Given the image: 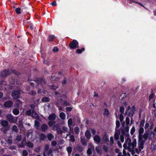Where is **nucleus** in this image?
Masks as SVG:
<instances>
[{
    "label": "nucleus",
    "mask_w": 156,
    "mask_h": 156,
    "mask_svg": "<svg viewBox=\"0 0 156 156\" xmlns=\"http://www.w3.org/2000/svg\"><path fill=\"white\" fill-rule=\"evenodd\" d=\"M136 139H134L132 141L129 137H127L126 139L123 147L125 149H127L129 151L131 152L132 155H133L136 152Z\"/></svg>",
    "instance_id": "nucleus-1"
},
{
    "label": "nucleus",
    "mask_w": 156,
    "mask_h": 156,
    "mask_svg": "<svg viewBox=\"0 0 156 156\" xmlns=\"http://www.w3.org/2000/svg\"><path fill=\"white\" fill-rule=\"evenodd\" d=\"M148 137V133H145L144 134L143 138H138V149L136 148L135 151L137 154H139L144 148V145L145 142Z\"/></svg>",
    "instance_id": "nucleus-2"
},
{
    "label": "nucleus",
    "mask_w": 156,
    "mask_h": 156,
    "mask_svg": "<svg viewBox=\"0 0 156 156\" xmlns=\"http://www.w3.org/2000/svg\"><path fill=\"white\" fill-rule=\"evenodd\" d=\"M12 73L16 75L19 74V73L15 70H12V69H5L1 73L0 76L2 77H4L7 76Z\"/></svg>",
    "instance_id": "nucleus-3"
},
{
    "label": "nucleus",
    "mask_w": 156,
    "mask_h": 156,
    "mask_svg": "<svg viewBox=\"0 0 156 156\" xmlns=\"http://www.w3.org/2000/svg\"><path fill=\"white\" fill-rule=\"evenodd\" d=\"M11 9H16L15 10H23L25 9H31L33 8V7L30 5L29 4L28 7L25 6H21V7H17V5L14 3L12 4L11 6Z\"/></svg>",
    "instance_id": "nucleus-4"
},
{
    "label": "nucleus",
    "mask_w": 156,
    "mask_h": 156,
    "mask_svg": "<svg viewBox=\"0 0 156 156\" xmlns=\"http://www.w3.org/2000/svg\"><path fill=\"white\" fill-rule=\"evenodd\" d=\"M69 47L71 49H75L79 47V43L76 40H73L69 43Z\"/></svg>",
    "instance_id": "nucleus-5"
},
{
    "label": "nucleus",
    "mask_w": 156,
    "mask_h": 156,
    "mask_svg": "<svg viewBox=\"0 0 156 156\" xmlns=\"http://www.w3.org/2000/svg\"><path fill=\"white\" fill-rule=\"evenodd\" d=\"M7 119L11 123H14L16 122L17 120V118L14 117L12 115L8 114L6 115Z\"/></svg>",
    "instance_id": "nucleus-6"
},
{
    "label": "nucleus",
    "mask_w": 156,
    "mask_h": 156,
    "mask_svg": "<svg viewBox=\"0 0 156 156\" xmlns=\"http://www.w3.org/2000/svg\"><path fill=\"white\" fill-rule=\"evenodd\" d=\"M20 91L19 90H15L12 91V96L14 99H17L20 98Z\"/></svg>",
    "instance_id": "nucleus-7"
},
{
    "label": "nucleus",
    "mask_w": 156,
    "mask_h": 156,
    "mask_svg": "<svg viewBox=\"0 0 156 156\" xmlns=\"http://www.w3.org/2000/svg\"><path fill=\"white\" fill-rule=\"evenodd\" d=\"M1 124L3 127L6 128V131H7L9 129L8 127L9 123L7 121L5 120H2L1 121Z\"/></svg>",
    "instance_id": "nucleus-8"
},
{
    "label": "nucleus",
    "mask_w": 156,
    "mask_h": 156,
    "mask_svg": "<svg viewBox=\"0 0 156 156\" xmlns=\"http://www.w3.org/2000/svg\"><path fill=\"white\" fill-rule=\"evenodd\" d=\"M144 129L143 127H140L139 129L138 138H143L144 135H142L144 132Z\"/></svg>",
    "instance_id": "nucleus-9"
},
{
    "label": "nucleus",
    "mask_w": 156,
    "mask_h": 156,
    "mask_svg": "<svg viewBox=\"0 0 156 156\" xmlns=\"http://www.w3.org/2000/svg\"><path fill=\"white\" fill-rule=\"evenodd\" d=\"M13 105V103L12 101H9L5 102L4 104V106L6 108H9L11 107Z\"/></svg>",
    "instance_id": "nucleus-10"
},
{
    "label": "nucleus",
    "mask_w": 156,
    "mask_h": 156,
    "mask_svg": "<svg viewBox=\"0 0 156 156\" xmlns=\"http://www.w3.org/2000/svg\"><path fill=\"white\" fill-rule=\"evenodd\" d=\"M56 117V115L55 114L51 113L49 115L48 119L50 120L53 121L55 119Z\"/></svg>",
    "instance_id": "nucleus-11"
},
{
    "label": "nucleus",
    "mask_w": 156,
    "mask_h": 156,
    "mask_svg": "<svg viewBox=\"0 0 156 156\" xmlns=\"http://www.w3.org/2000/svg\"><path fill=\"white\" fill-rule=\"evenodd\" d=\"M129 130V127L127 126L126 128V130L125 131H122V133L123 135H126L127 138V137H129V135L128 133V132Z\"/></svg>",
    "instance_id": "nucleus-12"
},
{
    "label": "nucleus",
    "mask_w": 156,
    "mask_h": 156,
    "mask_svg": "<svg viewBox=\"0 0 156 156\" xmlns=\"http://www.w3.org/2000/svg\"><path fill=\"white\" fill-rule=\"evenodd\" d=\"M22 106V102L19 100L16 101V103L15 104L14 106L16 107L20 108V107Z\"/></svg>",
    "instance_id": "nucleus-13"
},
{
    "label": "nucleus",
    "mask_w": 156,
    "mask_h": 156,
    "mask_svg": "<svg viewBox=\"0 0 156 156\" xmlns=\"http://www.w3.org/2000/svg\"><path fill=\"white\" fill-rule=\"evenodd\" d=\"M93 138L94 141L96 143H100L101 141L100 137L98 135H95L94 136Z\"/></svg>",
    "instance_id": "nucleus-14"
},
{
    "label": "nucleus",
    "mask_w": 156,
    "mask_h": 156,
    "mask_svg": "<svg viewBox=\"0 0 156 156\" xmlns=\"http://www.w3.org/2000/svg\"><path fill=\"white\" fill-rule=\"evenodd\" d=\"M37 82L38 84V86L40 85H42V84H45V83L44 80L42 78H39L37 80Z\"/></svg>",
    "instance_id": "nucleus-15"
},
{
    "label": "nucleus",
    "mask_w": 156,
    "mask_h": 156,
    "mask_svg": "<svg viewBox=\"0 0 156 156\" xmlns=\"http://www.w3.org/2000/svg\"><path fill=\"white\" fill-rule=\"evenodd\" d=\"M115 132L114 134L115 138L116 140H117L119 138V135L120 134V132L117 130V131H115Z\"/></svg>",
    "instance_id": "nucleus-16"
},
{
    "label": "nucleus",
    "mask_w": 156,
    "mask_h": 156,
    "mask_svg": "<svg viewBox=\"0 0 156 156\" xmlns=\"http://www.w3.org/2000/svg\"><path fill=\"white\" fill-rule=\"evenodd\" d=\"M85 136L87 139H90L91 138V134L90 132L88 130L86 131L85 133Z\"/></svg>",
    "instance_id": "nucleus-17"
},
{
    "label": "nucleus",
    "mask_w": 156,
    "mask_h": 156,
    "mask_svg": "<svg viewBox=\"0 0 156 156\" xmlns=\"http://www.w3.org/2000/svg\"><path fill=\"white\" fill-rule=\"evenodd\" d=\"M127 2H129V4H132L133 2L135 3H136V4H138L140 5H141V6H142V7H143L145 8L144 6L141 3L136 2L133 0H127Z\"/></svg>",
    "instance_id": "nucleus-18"
},
{
    "label": "nucleus",
    "mask_w": 156,
    "mask_h": 156,
    "mask_svg": "<svg viewBox=\"0 0 156 156\" xmlns=\"http://www.w3.org/2000/svg\"><path fill=\"white\" fill-rule=\"evenodd\" d=\"M26 139H23L21 142V144H20L18 145V147L20 148L24 147L25 146V144H26Z\"/></svg>",
    "instance_id": "nucleus-19"
},
{
    "label": "nucleus",
    "mask_w": 156,
    "mask_h": 156,
    "mask_svg": "<svg viewBox=\"0 0 156 156\" xmlns=\"http://www.w3.org/2000/svg\"><path fill=\"white\" fill-rule=\"evenodd\" d=\"M95 150L98 153L100 154H102V151L100 147H95Z\"/></svg>",
    "instance_id": "nucleus-20"
},
{
    "label": "nucleus",
    "mask_w": 156,
    "mask_h": 156,
    "mask_svg": "<svg viewBox=\"0 0 156 156\" xmlns=\"http://www.w3.org/2000/svg\"><path fill=\"white\" fill-rule=\"evenodd\" d=\"M48 128V126L45 124H43L41 126L42 130L43 131H46Z\"/></svg>",
    "instance_id": "nucleus-21"
},
{
    "label": "nucleus",
    "mask_w": 156,
    "mask_h": 156,
    "mask_svg": "<svg viewBox=\"0 0 156 156\" xmlns=\"http://www.w3.org/2000/svg\"><path fill=\"white\" fill-rule=\"evenodd\" d=\"M59 117L62 120H64L66 118V116L65 113L62 112L60 113Z\"/></svg>",
    "instance_id": "nucleus-22"
},
{
    "label": "nucleus",
    "mask_w": 156,
    "mask_h": 156,
    "mask_svg": "<svg viewBox=\"0 0 156 156\" xmlns=\"http://www.w3.org/2000/svg\"><path fill=\"white\" fill-rule=\"evenodd\" d=\"M47 137L48 140L50 141H51L54 138V136L51 133L48 134L47 136Z\"/></svg>",
    "instance_id": "nucleus-23"
},
{
    "label": "nucleus",
    "mask_w": 156,
    "mask_h": 156,
    "mask_svg": "<svg viewBox=\"0 0 156 156\" xmlns=\"http://www.w3.org/2000/svg\"><path fill=\"white\" fill-rule=\"evenodd\" d=\"M13 113L16 115H18L19 114V111L16 108H14L12 110Z\"/></svg>",
    "instance_id": "nucleus-24"
},
{
    "label": "nucleus",
    "mask_w": 156,
    "mask_h": 156,
    "mask_svg": "<svg viewBox=\"0 0 156 156\" xmlns=\"http://www.w3.org/2000/svg\"><path fill=\"white\" fill-rule=\"evenodd\" d=\"M83 149V148L80 145H78L76 147L77 150L79 152L82 151Z\"/></svg>",
    "instance_id": "nucleus-25"
},
{
    "label": "nucleus",
    "mask_w": 156,
    "mask_h": 156,
    "mask_svg": "<svg viewBox=\"0 0 156 156\" xmlns=\"http://www.w3.org/2000/svg\"><path fill=\"white\" fill-rule=\"evenodd\" d=\"M55 37L54 35H50L48 37V40L50 42L52 41Z\"/></svg>",
    "instance_id": "nucleus-26"
},
{
    "label": "nucleus",
    "mask_w": 156,
    "mask_h": 156,
    "mask_svg": "<svg viewBox=\"0 0 156 156\" xmlns=\"http://www.w3.org/2000/svg\"><path fill=\"white\" fill-rule=\"evenodd\" d=\"M84 50L85 48H82L81 49H77L76 51V52L78 54H80L84 51Z\"/></svg>",
    "instance_id": "nucleus-27"
},
{
    "label": "nucleus",
    "mask_w": 156,
    "mask_h": 156,
    "mask_svg": "<svg viewBox=\"0 0 156 156\" xmlns=\"http://www.w3.org/2000/svg\"><path fill=\"white\" fill-rule=\"evenodd\" d=\"M26 145L30 148H32L34 146V145L31 142L28 141L26 143Z\"/></svg>",
    "instance_id": "nucleus-28"
},
{
    "label": "nucleus",
    "mask_w": 156,
    "mask_h": 156,
    "mask_svg": "<svg viewBox=\"0 0 156 156\" xmlns=\"http://www.w3.org/2000/svg\"><path fill=\"white\" fill-rule=\"evenodd\" d=\"M61 105H63V106H67L70 105V104L68 102H67L66 101H63V103L61 104Z\"/></svg>",
    "instance_id": "nucleus-29"
},
{
    "label": "nucleus",
    "mask_w": 156,
    "mask_h": 156,
    "mask_svg": "<svg viewBox=\"0 0 156 156\" xmlns=\"http://www.w3.org/2000/svg\"><path fill=\"white\" fill-rule=\"evenodd\" d=\"M116 127L115 128V131H117L120 126V123L119 121L118 120L116 121Z\"/></svg>",
    "instance_id": "nucleus-30"
},
{
    "label": "nucleus",
    "mask_w": 156,
    "mask_h": 156,
    "mask_svg": "<svg viewBox=\"0 0 156 156\" xmlns=\"http://www.w3.org/2000/svg\"><path fill=\"white\" fill-rule=\"evenodd\" d=\"M41 140H44L46 139L45 135L44 134H41L40 135Z\"/></svg>",
    "instance_id": "nucleus-31"
},
{
    "label": "nucleus",
    "mask_w": 156,
    "mask_h": 156,
    "mask_svg": "<svg viewBox=\"0 0 156 156\" xmlns=\"http://www.w3.org/2000/svg\"><path fill=\"white\" fill-rule=\"evenodd\" d=\"M42 102H49L50 101L49 98L47 97H44L42 99Z\"/></svg>",
    "instance_id": "nucleus-32"
},
{
    "label": "nucleus",
    "mask_w": 156,
    "mask_h": 156,
    "mask_svg": "<svg viewBox=\"0 0 156 156\" xmlns=\"http://www.w3.org/2000/svg\"><path fill=\"white\" fill-rule=\"evenodd\" d=\"M74 131L75 134H78L80 132V129L79 127H76L74 129Z\"/></svg>",
    "instance_id": "nucleus-33"
},
{
    "label": "nucleus",
    "mask_w": 156,
    "mask_h": 156,
    "mask_svg": "<svg viewBox=\"0 0 156 156\" xmlns=\"http://www.w3.org/2000/svg\"><path fill=\"white\" fill-rule=\"evenodd\" d=\"M55 123V122L54 121H49L48 122V125L50 126H52Z\"/></svg>",
    "instance_id": "nucleus-34"
},
{
    "label": "nucleus",
    "mask_w": 156,
    "mask_h": 156,
    "mask_svg": "<svg viewBox=\"0 0 156 156\" xmlns=\"http://www.w3.org/2000/svg\"><path fill=\"white\" fill-rule=\"evenodd\" d=\"M103 149L106 152H107L108 151V147L106 145H104L103 146Z\"/></svg>",
    "instance_id": "nucleus-35"
},
{
    "label": "nucleus",
    "mask_w": 156,
    "mask_h": 156,
    "mask_svg": "<svg viewBox=\"0 0 156 156\" xmlns=\"http://www.w3.org/2000/svg\"><path fill=\"white\" fill-rule=\"evenodd\" d=\"M104 115L106 116H108L109 114L108 110L107 109H105V111L103 113Z\"/></svg>",
    "instance_id": "nucleus-36"
},
{
    "label": "nucleus",
    "mask_w": 156,
    "mask_h": 156,
    "mask_svg": "<svg viewBox=\"0 0 156 156\" xmlns=\"http://www.w3.org/2000/svg\"><path fill=\"white\" fill-rule=\"evenodd\" d=\"M32 112L31 110H27L25 113V114L26 115H31L32 114Z\"/></svg>",
    "instance_id": "nucleus-37"
},
{
    "label": "nucleus",
    "mask_w": 156,
    "mask_h": 156,
    "mask_svg": "<svg viewBox=\"0 0 156 156\" xmlns=\"http://www.w3.org/2000/svg\"><path fill=\"white\" fill-rule=\"evenodd\" d=\"M31 116L34 118H36L37 116V114L35 111H32Z\"/></svg>",
    "instance_id": "nucleus-38"
},
{
    "label": "nucleus",
    "mask_w": 156,
    "mask_h": 156,
    "mask_svg": "<svg viewBox=\"0 0 156 156\" xmlns=\"http://www.w3.org/2000/svg\"><path fill=\"white\" fill-rule=\"evenodd\" d=\"M68 122L69 126L70 127V126H71L73 123L72 119H69L68 121Z\"/></svg>",
    "instance_id": "nucleus-39"
},
{
    "label": "nucleus",
    "mask_w": 156,
    "mask_h": 156,
    "mask_svg": "<svg viewBox=\"0 0 156 156\" xmlns=\"http://www.w3.org/2000/svg\"><path fill=\"white\" fill-rule=\"evenodd\" d=\"M70 140L73 142H75V139L74 135H71L70 136Z\"/></svg>",
    "instance_id": "nucleus-40"
},
{
    "label": "nucleus",
    "mask_w": 156,
    "mask_h": 156,
    "mask_svg": "<svg viewBox=\"0 0 156 156\" xmlns=\"http://www.w3.org/2000/svg\"><path fill=\"white\" fill-rule=\"evenodd\" d=\"M150 148L152 151L155 150L156 149V146L154 144L151 143Z\"/></svg>",
    "instance_id": "nucleus-41"
},
{
    "label": "nucleus",
    "mask_w": 156,
    "mask_h": 156,
    "mask_svg": "<svg viewBox=\"0 0 156 156\" xmlns=\"http://www.w3.org/2000/svg\"><path fill=\"white\" fill-rule=\"evenodd\" d=\"M135 129L134 126H133L132 127L130 130V133L131 135H133L135 132Z\"/></svg>",
    "instance_id": "nucleus-42"
},
{
    "label": "nucleus",
    "mask_w": 156,
    "mask_h": 156,
    "mask_svg": "<svg viewBox=\"0 0 156 156\" xmlns=\"http://www.w3.org/2000/svg\"><path fill=\"white\" fill-rule=\"evenodd\" d=\"M110 145L112 146L114 144L113 138L112 136H111L110 137Z\"/></svg>",
    "instance_id": "nucleus-43"
},
{
    "label": "nucleus",
    "mask_w": 156,
    "mask_h": 156,
    "mask_svg": "<svg viewBox=\"0 0 156 156\" xmlns=\"http://www.w3.org/2000/svg\"><path fill=\"white\" fill-rule=\"evenodd\" d=\"M103 139L104 142H107L109 141V139L108 138V137L106 136H104L103 137Z\"/></svg>",
    "instance_id": "nucleus-44"
},
{
    "label": "nucleus",
    "mask_w": 156,
    "mask_h": 156,
    "mask_svg": "<svg viewBox=\"0 0 156 156\" xmlns=\"http://www.w3.org/2000/svg\"><path fill=\"white\" fill-rule=\"evenodd\" d=\"M66 150H67V151L69 154H70V153H71V152H72V148L70 147H68L67 148Z\"/></svg>",
    "instance_id": "nucleus-45"
},
{
    "label": "nucleus",
    "mask_w": 156,
    "mask_h": 156,
    "mask_svg": "<svg viewBox=\"0 0 156 156\" xmlns=\"http://www.w3.org/2000/svg\"><path fill=\"white\" fill-rule=\"evenodd\" d=\"M9 81L10 83L12 84H14L16 83V80L14 79L13 80L12 79H9Z\"/></svg>",
    "instance_id": "nucleus-46"
},
{
    "label": "nucleus",
    "mask_w": 156,
    "mask_h": 156,
    "mask_svg": "<svg viewBox=\"0 0 156 156\" xmlns=\"http://www.w3.org/2000/svg\"><path fill=\"white\" fill-rule=\"evenodd\" d=\"M130 122V119L129 118L127 117L126 118V124L127 126H128L129 125Z\"/></svg>",
    "instance_id": "nucleus-47"
},
{
    "label": "nucleus",
    "mask_w": 156,
    "mask_h": 156,
    "mask_svg": "<svg viewBox=\"0 0 156 156\" xmlns=\"http://www.w3.org/2000/svg\"><path fill=\"white\" fill-rule=\"evenodd\" d=\"M12 130L15 132H17L18 129L17 127L16 126H13L12 127Z\"/></svg>",
    "instance_id": "nucleus-48"
},
{
    "label": "nucleus",
    "mask_w": 156,
    "mask_h": 156,
    "mask_svg": "<svg viewBox=\"0 0 156 156\" xmlns=\"http://www.w3.org/2000/svg\"><path fill=\"white\" fill-rule=\"evenodd\" d=\"M23 155V156H27L28 155V153L26 150H23L22 152Z\"/></svg>",
    "instance_id": "nucleus-49"
},
{
    "label": "nucleus",
    "mask_w": 156,
    "mask_h": 156,
    "mask_svg": "<svg viewBox=\"0 0 156 156\" xmlns=\"http://www.w3.org/2000/svg\"><path fill=\"white\" fill-rule=\"evenodd\" d=\"M145 120H142L140 122V127H143L145 123Z\"/></svg>",
    "instance_id": "nucleus-50"
},
{
    "label": "nucleus",
    "mask_w": 156,
    "mask_h": 156,
    "mask_svg": "<svg viewBox=\"0 0 156 156\" xmlns=\"http://www.w3.org/2000/svg\"><path fill=\"white\" fill-rule=\"evenodd\" d=\"M59 127V126L58 125H55L53 126V130H57Z\"/></svg>",
    "instance_id": "nucleus-51"
},
{
    "label": "nucleus",
    "mask_w": 156,
    "mask_h": 156,
    "mask_svg": "<svg viewBox=\"0 0 156 156\" xmlns=\"http://www.w3.org/2000/svg\"><path fill=\"white\" fill-rule=\"evenodd\" d=\"M56 131L57 133L59 134H62L63 132L62 129L59 127Z\"/></svg>",
    "instance_id": "nucleus-52"
},
{
    "label": "nucleus",
    "mask_w": 156,
    "mask_h": 156,
    "mask_svg": "<svg viewBox=\"0 0 156 156\" xmlns=\"http://www.w3.org/2000/svg\"><path fill=\"white\" fill-rule=\"evenodd\" d=\"M87 153L88 155H90L92 154V151L91 148H89L87 151Z\"/></svg>",
    "instance_id": "nucleus-53"
},
{
    "label": "nucleus",
    "mask_w": 156,
    "mask_h": 156,
    "mask_svg": "<svg viewBox=\"0 0 156 156\" xmlns=\"http://www.w3.org/2000/svg\"><path fill=\"white\" fill-rule=\"evenodd\" d=\"M22 139V136L21 135L17 136L16 140L18 141H20Z\"/></svg>",
    "instance_id": "nucleus-54"
},
{
    "label": "nucleus",
    "mask_w": 156,
    "mask_h": 156,
    "mask_svg": "<svg viewBox=\"0 0 156 156\" xmlns=\"http://www.w3.org/2000/svg\"><path fill=\"white\" fill-rule=\"evenodd\" d=\"M34 126L36 127H38L39 126V122L37 120H35V121Z\"/></svg>",
    "instance_id": "nucleus-55"
},
{
    "label": "nucleus",
    "mask_w": 156,
    "mask_h": 156,
    "mask_svg": "<svg viewBox=\"0 0 156 156\" xmlns=\"http://www.w3.org/2000/svg\"><path fill=\"white\" fill-rule=\"evenodd\" d=\"M124 111V108L122 106H121L120 108V112L122 114L123 113Z\"/></svg>",
    "instance_id": "nucleus-56"
},
{
    "label": "nucleus",
    "mask_w": 156,
    "mask_h": 156,
    "mask_svg": "<svg viewBox=\"0 0 156 156\" xmlns=\"http://www.w3.org/2000/svg\"><path fill=\"white\" fill-rule=\"evenodd\" d=\"M149 127V123H148L147 122H146V124H145V127H144L145 129H148Z\"/></svg>",
    "instance_id": "nucleus-57"
},
{
    "label": "nucleus",
    "mask_w": 156,
    "mask_h": 156,
    "mask_svg": "<svg viewBox=\"0 0 156 156\" xmlns=\"http://www.w3.org/2000/svg\"><path fill=\"white\" fill-rule=\"evenodd\" d=\"M29 94L31 95H34L36 94V92L34 90H31L29 92Z\"/></svg>",
    "instance_id": "nucleus-58"
},
{
    "label": "nucleus",
    "mask_w": 156,
    "mask_h": 156,
    "mask_svg": "<svg viewBox=\"0 0 156 156\" xmlns=\"http://www.w3.org/2000/svg\"><path fill=\"white\" fill-rule=\"evenodd\" d=\"M55 104L56 105V106H57L58 107V109L62 111V107L59 106V104L58 103V102H56Z\"/></svg>",
    "instance_id": "nucleus-59"
},
{
    "label": "nucleus",
    "mask_w": 156,
    "mask_h": 156,
    "mask_svg": "<svg viewBox=\"0 0 156 156\" xmlns=\"http://www.w3.org/2000/svg\"><path fill=\"white\" fill-rule=\"evenodd\" d=\"M124 135H121L120 136V140L122 142H123L124 141Z\"/></svg>",
    "instance_id": "nucleus-60"
},
{
    "label": "nucleus",
    "mask_w": 156,
    "mask_h": 156,
    "mask_svg": "<svg viewBox=\"0 0 156 156\" xmlns=\"http://www.w3.org/2000/svg\"><path fill=\"white\" fill-rule=\"evenodd\" d=\"M73 109V108L71 107H67L66 109L67 111H71Z\"/></svg>",
    "instance_id": "nucleus-61"
},
{
    "label": "nucleus",
    "mask_w": 156,
    "mask_h": 156,
    "mask_svg": "<svg viewBox=\"0 0 156 156\" xmlns=\"http://www.w3.org/2000/svg\"><path fill=\"white\" fill-rule=\"evenodd\" d=\"M81 143L82 145L85 146L87 144V142L83 140H81Z\"/></svg>",
    "instance_id": "nucleus-62"
},
{
    "label": "nucleus",
    "mask_w": 156,
    "mask_h": 156,
    "mask_svg": "<svg viewBox=\"0 0 156 156\" xmlns=\"http://www.w3.org/2000/svg\"><path fill=\"white\" fill-rule=\"evenodd\" d=\"M154 131H151V134H152L153 136L156 134V127L155 128Z\"/></svg>",
    "instance_id": "nucleus-63"
},
{
    "label": "nucleus",
    "mask_w": 156,
    "mask_h": 156,
    "mask_svg": "<svg viewBox=\"0 0 156 156\" xmlns=\"http://www.w3.org/2000/svg\"><path fill=\"white\" fill-rule=\"evenodd\" d=\"M57 144V142L55 141H53L51 142V145L52 146H55Z\"/></svg>",
    "instance_id": "nucleus-64"
}]
</instances>
